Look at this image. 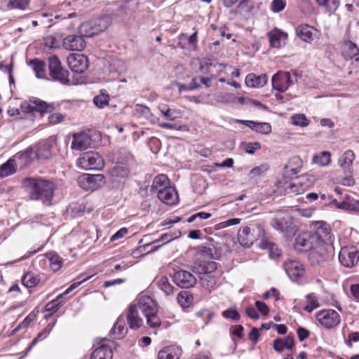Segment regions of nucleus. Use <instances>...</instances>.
<instances>
[{"label": "nucleus", "instance_id": "obj_36", "mask_svg": "<svg viewBox=\"0 0 359 359\" xmlns=\"http://www.w3.org/2000/svg\"><path fill=\"white\" fill-rule=\"evenodd\" d=\"M269 166L267 163H262L252 168L248 173V180L253 183H257L258 179L262 177L269 170Z\"/></svg>", "mask_w": 359, "mask_h": 359}, {"label": "nucleus", "instance_id": "obj_46", "mask_svg": "<svg viewBox=\"0 0 359 359\" xmlns=\"http://www.w3.org/2000/svg\"><path fill=\"white\" fill-rule=\"evenodd\" d=\"M40 281L37 275L32 272H28L22 277V284L27 287H33L36 286Z\"/></svg>", "mask_w": 359, "mask_h": 359}, {"label": "nucleus", "instance_id": "obj_59", "mask_svg": "<svg viewBox=\"0 0 359 359\" xmlns=\"http://www.w3.org/2000/svg\"><path fill=\"white\" fill-rule=\"evenodd\" d=\"M147 323L151 327H159L161 324L159 318L157 316V314H154L151 316H146Z\"/></svg>", "mask_w": 359, "mask_h": 359}, {"label": "nucleus", "instance_id": "obj_39", "mask_svg": "<svg viewBox=\"0 0 359 359\" xmlns=\"http://www.w3.org/2000/svg\"><path fill=\"white\" fill-rule=\"evenodd\" d=\"M91 21L98 34L106 30L110 25V18L107 15L92 19Z\"/></svg>", "mask_w": 359, "mask_h": 359}, {"label": "nucleus", "instance_id": "obj_2", "mask_svg": "<svg viewBox=\"0 0 359 359\" xmlns=\"http://www.w3.org/2000/svg\"><path fill=\"white\" fill-rule=\"evenodd\" d=\"M50 156L49 147L43 145L36 151L32 148H28L22 151L18 152L15 155V161L19 162L21 167H26L31 163L34 158L38 159L48 158Z\"/></svg>", "mask_w": 359, "mask_h": 359}, {"label": "nucleus", "instance_id": "obj_19", "mask_svg": "<svg viewBox=\"0 0 359 359\" xmlns=\"http://www.w3.org/2000/svg\"><path fill=\"white\" fill-rule=\"evenodd\" d=\"M127 320L132 330H137L143 325V319L140 316L137 305H130L128 308Z\"/></svg>", "mask_w": 359, "mask_h": 359}, {"label": "nucleus", "instance_id": "obj_35", "mask_svg": "<svg viewBox=\"0 0 359 359\" xmlns=\"http://www.w3.org/2000/svg\"><path fill=\"white\" fill-rule=\"evenodd\" d=\"M31 103L34 104V111L40 113H51L55 110L53 104H48L36 97H32L30 99Z\"/></svg>", "mask_w": 359, "mask_h": 359}, {"label": "nucleus", "instance_id": "obj_37", "mask_svg": "<svg viewBox=\"0 0 359 359\" xmlns=\"http://www.w3.org/2000/svg\"><path fill=\"white\" fill-rule=\"evenodd\" d=\"M248 128H250L252 130L263 135H268L272 130L271 126L269 123L257 122L249 120Z\"/></svg>", "mask_w": 359, "mask_h": 359}, {"label": "nucleus", "instance_id": "obj_53", "mask_svg": "<svg viewBox=\"0 0 359 359\" xmlns=\"http://www.w3.org/2000/svg\"><path fill=\"white\" fill-rule=\"evenodd\" d=\"M109 96L107 94L101 93L93 99L94 104L99 108H104L109 104Z\"/></svg>", "mask_w": 359, "mask_h": 359}, {"label": "nucleus", "instance_id": "obj_30", "mask_svg": "<svg viewBox=\"0 0 359 359\" xmlns=\"http://www.w3.org/2000/svg\"><path fill=\"white\" fill-rule=\"evenodd\" d=\"M128 332V328L125 325V318L120 316L116 321L114 327L110 330V334L115 335L114 339H121Z\"/></svg>", "mask_w": 359, "mask_h": 359}, {"label": "nucleus", "instance_id": "obj_6", "mask_svg": "<svg viewBox=\"0 0 359 359\" xmlns=\"http://www.w3.org/2000/svg\"><path fill=\"white\" fill-rule=\"evenodd\" d=\"M78 184L84 190H96L102 187L104 184V177L102 174L91 175L83 174L78 178Z\"/></svg>", "mask_w": 359, "mask_h": 359}, {"label": "nucleus", "instance_id": "obj_62", "mask_svg": "<svg viewBox=\"0 0 359 359\" xmlns=\"http://www.w3.org/2000/svg\"><path fill=\"white\" fill-rule=\"evenodd\" d=\"M65 116L60 113H54L48 116V121L51 124H57L64 120Z\"/></svg>", "mask_w": 359, "mask_h": 359}, {"label": "nucleus", "instance_id": "obj_54", "mask_svg": "<svg viewBox=\"0 0 359 359\" xmlns=\"http://www.w3.org/2000/svg\"><path fill=\"white\" fill-rule=\"evenodd\" d=\"M198 250L201 253L206 255L210 258L213 259H217L220 257V254L215 250V248L199 246Z\"/></svg>", "mask_w": 359, "mask_h": 359}, {"label": "nucleus", "instance_id": "obj_51", "mask_svg": "<svg viewBox=\"0 0 359 359\" xmlns=\"http://www.w3.org/2000/svg\"><path fill=\"white\" fill-rule=\"evenodd\" d=\"M193 301V297L187 291L180 292L177 296V302L182 307H188Z\"/></svg>", "mask_w": 359, "mask_h": 359}, {"label": "nucleus", "instance_id": "obj_1", "mask_svg": "<svg viewBox=\"0 0 359 359\" xmlns=\"http://www.w3.org/2000/svg\"><path fill=\"white\" fill-rule=\"evenodd\" d=\"M22 184L31 200L41 201L48 205L50 203L55 188L53 182L41 177H26Z\"/></svg>", "mask_w": 359, "mask_h": 359}, {"label": "nucleus", "instance_id": "obj_27", "mask_svg": "<svg viewBox=\"0 0 359 359\" xmlns=\"http://www.w3.org/2000/svg\"><path fill=\"white\" fill-rule=\"evenodd\" d=\"M270 45L273 48H280L287 39V34L278 29L268 33Z\"/></svg>", "mask_w": 359, "mask_h": 359}, {"label": "nucleus", "instance_id": "obj_56", "mask_svg": "<svg viewBox=\"0 0 359 359\" xmlns=\"http://www.w3.org/2000/svg\"><path fill=\"white\" fill-rule=\"evenodd\" d=\"M316 2L320 6L326 7L329 11L337 9L339 4V0H316Z\"/></svg>", "mask_w": 359, "mask_h": 359}, {"label": "nucleus", "instance_id": "obj_18", "mask_svg": "<svg viewBox=\"0 0 359 359\" xmlns=\"http://www.w3.org/2000/svg\"><path fill=\"white\" fill-rule=\"evenodd\" d=\"M250 240V245H256L265 238V231L262 225L259 223L250 224L248 226V241Z\"/></svg>", "mask_w": 359, "mask_h": 359}, {"label": "nucleus", "instance_id": "obj_24", "mask_svg": "<svg viewBox=\"0 0 359 359\" xmlns=\"http://www.w3.org/2000/svg\"><path fill=\"white\" fill-rule=\"evenodd\" d=\"M355 159L354 153L348 150L339 159V164L344 173H353V162Z\"/></svg>", "mask_w": 359, "mask_h": 359}, {"label": "nucleus", "instance_id": "obj_48", "mask_svg": "<svg viewBox=\"0 0 359 359\" xmlns=\"http://www.w3.org/2000/svg\"><path fill=\"white\" fill-rule=\"evenodd\" d=\"M63 297L64 295L60 294L56 299L48 302L45 306L46 311L51 313L57 311L64 304L62 300Z\"/></svg>", "mask_w": 359, "mask_h": 359}, {"label": "nucleus", "instance_id": "obj_43", "mask_svg": "<svg viewBox=\"0 0 359 359\" xmlns=\"http://www.w3.org/2000/svg\"><path fill=\"white\" fill-rule=\"evenodd\" d=\"M268 110V107L261 102L254 99L248 98V111L256 114L257 112H265Z\"/></svg>", "mask_w": 359, "mask_h": 359}, {"label": "nucleus", "instance_id": "obj_40", "mask_svg": "<svg viewBox=\"0 0 359 359\" xmlns=\"http://www.w3.org/2000/svg\"><path fill=\"white\" fill-rule=\"evenodd\" d=\"M29 65L32 67L33 70L37 78H44L46 76V63L38 59H33L29 61Z\"/></svg>", "mask_w": 359, "mask_h": 359}, {"label": "nucleus", "instance_id": "obj_28", "mask_svg": "<svg viewBox=\"0 0 359 359\" xmlns=\"http://www.w3.org/2000/svg\"><path fill=\"white\" fill-rule=\"evenodd\" d=\"M257 247L262 250H267L269 257L271 259H277L282 255V250L278 245L268 240H262L257 243Z\"/></svg>", "mask_w": 359, "mask_h": 359}, {"label": "nucleus", "instance_id": "obj_11", "mask_svg": "<svg viewBox=\"0 0 359 359\" xmlns=\"http://www.w3.org/2000/svg\"><path fill=\"white\" fill-rule=\"evenodd\" d=\"M67 63L74 72L83 73L88 67V57L82 54H71L67 57Z\"/></svg>", "mask_w": 359, "mask_h": 359}, {"label": "nucleus", "instance_id": "obj_47", "mask_svg": "<svg viewBox=\"0 0 359 359\" xmlns=\"http://www.w3.org/2000/svg\"><path fill=\"white\" fill-rule=\"evenodd\" d=\"M158 109L161 111L164 118L166 120L174 121L177 118V110L170 109V108L165 104H160L158 105Z\"/></svg>", "mask_w": 359, "mask_h": 359}, {"label": "nucleus", "instance_id": "obj_58", "mask_svg": "<svg viewBox=\"0 0 359 359\" xmlns=\"http://www.w3.org/2000/svg\"><path fill=\"white\" fill-rule=\"evenodd\" d=\"M222 316L225 318L238 320L240 319V314L236 309H226L222 312Z\"/></svg>", "mask_w": 359, "mask_h": 359}, {"label": "nucleus", "instance_id": "obj_7", "mask_svg": "<svg viewBox=\"0 0 359 359\" xmlns=\"http://www.w3.org/2000/svg\"><path fill=\"white\" fill-rule=\"evenodd\" d=\"M320 245L313 231H305L295 238L294 247L300 251H310L316 249Z\"/></svg>", "mask_w": 359, "mask_h": 359}, {"label": "nucleus", "instance_id": "obj_32", "mask_svg": "<svg viewBox=\"0 0 359 359\" xmlns=\"http://www.w3.org/2000/svg\"><path fill=\"white\" fill-rule=\"evenodd\" d=\"M171 187L170 185V181L165 175L161 174L158 175L153 180L152 185L151 187V191L157 192L158 194L159 191H163L167 187Z\"/></svg>", "mask_w": 359, "mask_h": 359}, {"label": "nucleus", "instance_id": "obj_23", "mask_svg": "<svg viewBox=\"0 0 359 359\" xmlns=\"http://www.w3.org/2000/svg\"><path fill=\"white\" fill-rule=\"evenodd\" d=\"M303 167V161L300 157L294 156L292 157L285 165V174L288 176L297 175Z\"/></svg>", "mask_w": 359, "mask_h": 359}, {"label": "nucleus", "instance_id": "obj_44", "mask_svg": "<svg viewBox=\"0 0 359 359\" xmlns=\"http://www.w3.org/2000/svg\"><path fill=\"white\" fill-rule=\"evenodd\" d=\"M306 298L307 304L304 308V311L311 313L314 309L320 306L318 299L315 294H309L306 296Z\"/></svg>", "mask_w": 359, "mask_h": 359}, {"label": "nucleus", "instance_id": "obj_55", "mask_svg": "<svg viewBox=\"0 0 359 359\" xmlns=\"http://www.w3.org/2000/svg\"><path fill=\"white\" fill-rule=\"evenodd\" d=\"M202 285L208 290L214 288L216 285V279L212 275H205L201 278Z\"/></svg>", "mask_w": 359, "mask_h": 359}, {"label": "nucleus", "instance_id": "obj_15", "mask_svg": "<svg viewBox=\"0 0 359 359\" xmlns=\"http://www.w3.org/2000/svg\"><path fill=\"white\" fill-rule=\"evenodd\" d=\"M284 269L292 281H297L304 274L303 266L298 261L290 260L285 263Z\"/></svg>", "mask_w": 359, "mask_h": 359}, {"label": "nucleus", "instance_id": "obj_33", "mask_svg": "<svg viewBox=\"0 0 359 359\" xmlns=\"http://www.w3.org/2000/svg\"><path fill=\"white\" fill-rule=\"evenodd\" d=\"M113 352L111 348L105 344L97 347L90 355V359H112Z\"/></svg>", "mask_w": 359, "mask_h": 359}, {"label": "nucleus", "instance_id": "obj_10", "mask_svg": "<svg viewBox=\"0 0 359 359\" xmlns=\"http://www.w3.org/2000/svg\"><path fill=\"white\" fill-rule=\"evenodd\" d=\"M315 229L313 231L314 236L318 239V243L320 245L325 243H332L333 236L330 226L324 222L320 221L315 224Z\"/></svg>", "mask_w": 359, "mask_h": 359}, {"label": "nucleus", "instance_id": "obj_29", "mask_svg": "<svg viewBox=\"0 0 359 359\" xmlns=\"http://www.w3.org/2000/svg\"><path fill=\"white\" fill-rule=\"evenodd\" d=\"M182 350L176 346H166L158 353V359H179Z\"/></svg>", "mask_w": 359, "mask_h": 359}, {"label": "nucleus", "instance_id": "obj_5", "mask_svg": "<svg viewBox=\"0 0 359 359\" xmlns=\"http://www.w3.org/2000/svg\"><path fill=\"white\" fill-rule=\"evenodd\" d=\"M297 77L295 72L279 71L272 77L273 88L279 92H285L297 82Z\"/></svg>", "mask_w": 359, "mask_h": 359}, {"label": "nucleus", "instance_id": "obj_4", "mask_svg": "<svg viewBox=\"0 0 359 359\" xmlns=\"http://www.w3.org/2000/svg\"><path fill=\"white\" fill-rule=\"evenodd\" d=\"M76 164L86 170H101L104 167V161L98 153L89 151L82 154L77 159Z\"/></svg>", "mask_w": 359, "mask_h": 359}, {"label": "nucleus", "instance_id": "obj_34", "mask_svg": "<svg viewBox=\"0 0 359 359\" xmlns=\"http://www.w3.org/2000/svg\"><path fill=\"white\" fill-rule=\"evenodd\" d=\"M294 346V337L291 335H288L285 339H276L273 341V348L279 353L285 348L292 349Z\"/></svg>", "mask_w": 359, "mask_h": 359}, {"label": "nucleus", "instance_id": "obj_21", "mask_svg": "<svg viewBox=\"0 0 359 359\" xmlns=\"http://www.w3.org/2000/svg\"><path fill=\"white\" fill-rule=\"evenodd\" d=\"M217 268V263L214 261H196L194 262V271L200 274L210 275Z\"/></svg>", "mask_w": 359, "mask_h": 359}, {"label": "nucleus", "instance_id": "obj_16", "mask_svg": "<svg viewBox=\"0 0 359 359\" xmlns=\"http://www.w3.org/2000/svg\"><path fill=\"white\" fill-rule=\"evenodd\" d=\"M92 139L86 133H76L73 135L71 148L74 150L83 151L91 147Z\"/></svg>", "mask_w": 359, "mask_h": 359}, {"label": "nucleus", "instance_id": "obj_14", "mask_svg": "<svg viewBox=\"0 0 359 359\" xmlns=\"http://www.w3.org/2000/svg\"><path fill=\"white\" fill-rule=\"evenodd\" d=\"M82 35L71 34L63 39V47L72 51H81L86 47V41Z\"/></svg>", "mask_w": 359, "mask_h": 359}, {"label": "nucleus", "instance_id": "obj_50", "mask_svg": "<svg viewBox=\"0 0 359 359\" xmlns=\"http://www.w3.org/2000/svg\"><path fill=\"white\" fill-rule=\"evenodd\" d=\"M158 285L166 295H170L173 292V287L169 283L168 278L165 276H162L159 278L158 280Z\"/></svg>", "mask_w": 359, "mask_h": 359}, {"label": "nucleus", "instance_id": "obj_64", "mask_svg": "<svg viewBox=\"0 0 359 359\" xmlns=\"http://www.w3.org/2000/svg\"><path fill=\"white\" fill-rule=\"evenodd\" d=\"M255 306L257 309V310L264 316L268 315L269 312V309L267 306V305L260 301H257L255 303Z\"/></svg>", "mask_w": 359, "mask_h": 359}, {"label": "nucleus", "instance_id": "obj_63", "mask_svg": "<svg viewBox=\"0 0 359 359\" xmlns=\"http://www.w3.org/2000/svg\"><path fill=\"white\" fill-rule=\"evenodd\" d=\"M34 107V104L32 103H31L30 100H29V102H25L21 104L20 111H22V112L27 113V114H30V113L35 111L34 107Z\"/></svg>", "mask_w": 359, "mask_h": 359}, {"label": "nucleus", "instance_id": "obj_25", "mask_svg": "<svg viewBox=\"0 0 359 359\" xmlns=\"http://www.w3.org/2000/svg\"><path fill=\"white\" fill-rule=\"evenodd\" d=\"M109 174L114 180L123 179L129 175L130 170L126 164L116 163L109 169Z\"/></svg>", "mask_w": 359, "mask_h": 359}, {"label": "nucleus", "instance_id": "obj_31", "mask_svg": "<svg viewBox=\"0 0 359 359\" xmlns=\"http://www.w3.org/2000/svg\"><path fill=\"white\" fill-rule=\"evenodd\" d=\"M268 81L266 74L256 75L254 73L248 74V88H259L264 87Z\"/></svg>", "mask_w": 359, "mask_h": 359}, {"label": "nucleus", "instance_id": "obj_38", "mask_svg": "<svg viewBox=\"0 0 359 359\" xmlns=\"http://www.w3.org/2000/svg\"><path fill=\"white\" fill-rule=\"evenodd\" d=\"M16 171L15 160L9 159L0 167V177H6L13 175Z\"/></svg>", "mask_w": 359, "mask_h": 359}, {"label": "nucleus", "instance_id": "obj_26", "mask_svg": "<svg viewBox=\"0 0 359 359\" xmlns=\"http://www.w3.org/2000/svg\"><path fill=\"white\" fill-rule=\"evenodd\" d=\"M304 180L305 177H302V178L297 180L296 182L290 183L289 185L285 188V195H298L303 194L309 187L308 184L304 183Z\"/></svg>", "mask_w": 359, "mask_h": 359}, {"label": "nucleus", "instance_id": "obj_52", "mask_svg": "<svg viewBox=\"0 0 359 359\" xmlns=\"http://www.w3.org/2000/svg\"><path fill=\"white\" fill-rule=\"evenodd\" d=\"M292 123L294 126L305 127L309 123V120L306 116L302 114H297L292 116L291 117Z\"/></svg>", "mask_w": 359, "mask_h": 359}, {"label": "nucleus", "instance_id": "obj_20", "mask_svg": "<svg viewBox=\"0 0 359 359\" xmlns=\"http://www.w3.org/2000/svg\"><path fill=\"white\" fill-rule=\"evenodd\" d=\"M158 198L163 203L172 205L178 201V194L175 187H170L163 191H159L157 194Z\"/></svg>", "mask_w": 359, "mask_h": 359}, {"label": "nucleus", "instance_id": "obj_57", "mask_svg": "<svg viewBox=\"0 0 359 359\" xmlns=\"http://www.w3.org/2000/svg\"><path fill=\"white\" fill-rule=\"evenodd\" d=\"M285 6V0H273L271 4V10L273 13H279L282 11Z\"/></svg>", "mask_w": 359, "mask_h": 359}, {"label": "nucleus", "instance_id": "obj_61", "mask_svg": "<svg viewBox=\"0 0 359 359\" xmlns=\"http://www.w3.org/2000/svg\"><path fill=\"white\" fill-rule=\"evenodd\" d=\"M247 227L241 228L238 232V241L244 247L247 245Z\"/></svg>", "mask_w": 359, "mask_h": 359}, {"label": "nucleus", "instance_id": "obj_12", "mask_svg": "<svg viewBox=\"0 0 359 359\" xmlns=\"http://www.w3.org/2000/svg\"><path fill=\"white\" fill-rule=\"evenodd\" d=\"M175 283L182 288H189L196 283L195 276L185 270H180L173 275Z\"/></svg>", "mask_w": 359, "mask_h": 359}, {"label": "nucleus", "instance_id": "obj_9", "mask_svg": "<svg viewBox=\"0 0 359 359\" xmlns=\"http://www.w3.org/2000/svg\"><path fill=\"white\" fill-rule=\"evenodd\" d=\"M339 260L345 267L351 268L359 262L358 251L354 246L341 248L339 254Z\"/></svg>", "mask_w": 359, "mask_h": 359}, {"label": "nucleus", "instance_id": "obj_49", "mask_svg": "<svg viewBox=\"0 0 359 359\" xmlns=\"http://www.w3.org/2000/svg\"><path fill=\"white\" fill-rule=\"evenodd\" d=\"M30 4V0H9L7 4L8 9L27 10Z\"/></svg>", "mask_w": 359, "mask_h": 359}, {"label": "nucleus", "instance_id": "obj_45", "mask_svg": "<svg viewBox=\"0 0 359 359\" xmlns=\"http://www.w3.org/2000/svg\"><path fill=\"white\" fill-rule=\"evenodd\" d=\"M330 153L328 151H322L319 154H316L313 157V161L314 163L318 164L320 166H325L330 164Z\"/></svg>", "mask_w": 359, "mask_h": 359}, {"label": "nucleus", "instance_id": "obj_22", "mask_svg": "<svg viewBox=\"0 0 359 359\" xmlns=\"http://www.w3.org/2000/svg\"><path fill=\"white\" fill-rule=\"evenodd\" d=\"M296 34L299 36L302 41L305 42H311L313 40V36L315 33L318 32L316 29H314L313 27L310 26L307 24H303L299 25L296 28Z\"/></svg>", "mask_w": 359, "mask_h": 359}, {"label": "nucleus", "instance_id": "obj_41", "mask_svg": "<svg viewBox=\"0 0 359 359\" xmlns=\"http://www.w3.org/2000/svg\"><path fill=\"white\" fill-rule=\"evenodd\" d=\"M46 257L49 261V265L53 271H57L62 265V259L56 253L49 252L46 254Z\"/></svg>", "mask_w": 359, "mask_h": 359}, {"label": "nucleus", "instance_id": "obj_17", "mask_svg": "<svg viewBox=\"0 0 359 359\" xmlns=\"http://www.w3.org/2000/svg\"><path fill=\"white\" fill-rule=\"evenodd\" d=\"M144 316L157 314L158 308L156 302L149 296H143L140 298L137 306Z\"/></svg>", "mask_w": 359, "mask_h": 359}, {"label": "nucleus", "instance_id": "obj_3", "mask_svg": "<svg viewBox=\"0 0 359 359\" xmlns=\"http://www.w3.org/2000/svg\"><path fill=\"white\" fill-rule=\"evenodd\" d=\"M49 75L52 80L58 81L63 85H70L68 70L64 69L60 60L55 55H52L48 59Z\"/></svg>", "mask_w": 359, "mask_h": 359}, {"label": "nucleus", "instance_id": "obj_8", "mask_svg": "<svg viewBox=\"0 0 359 359\" xmlns=\"http://www.w3.org/2000/svg\"><path fill=\"white\" fill-rule=\"evenodd\" d=\"M316 318L320 324L327 329L336 327L341 321L339 314L332 309H325L318 312Z\"/></svg>", "mask_w": 359, "mask_h": 359}, {"label": "nucleus", "instance_id": "obj_13", "mask_svg": "<svg viewBox=\"0 0 359 359\" xmlns=\"http://www.w3.org/2000/svg\"><path fill=\"white\" fill-rule=\"evenodd\" d=\"M292 224V217L286 212H278L271 222L273 228L281 232L287 231Z\"/></svg>", "mask_w": 359, "mask_h": 359}, {"label": "nucleus", "instance_id": "obj_60", "mask_svg": "<svg viewBox=\"0 0 359 359\" xmlns=\"http://www.w3.org/2000/svg\"><path fill=\"white\" fill-rule=\"evenodd\" d=\"M244 328L241 325H235L231 328L230 334L232 337L233 341H235L234 337H238L241 339L243 337Z\"/></svg>", "mask_w": 359, "mask_h": 359}, {"label": "nucleus", "instance_id": "obj_42", "mask_svg": "<svg viewBox=\"0 0 359 359\" xmlns=\"http://www.w3.org/2000/svg\"><path fill=\"white\" fill-rule=\"evenodd\" d=\"M79 34L86 37H91L94 35L98 34L91 20L85 22L80 25Z\"/></svg>", "mask_w": 359, "mask_h": 359}]
</instances>
